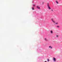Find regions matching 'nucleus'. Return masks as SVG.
Segmentation results:
<instances>
[{"label":"nucleus","mask_w":62,"mask_h":62,"mask_svg":"<svg viewBox=\"0 0 62 62\" xmlns=\"http://www.w3.org/2000/svg\"><path fill=\"white\" fill-rule=\"evenodd\" d=\"M47 61L48 62V61H49V59H47Z\"/></svg>","instance_id":"obj_11"},{"label":"nucleus","mask_w":62,"mask_h":62,"mask_svg":"<svg viewBox=\"0 0 62 62\" xmlns=\"http://www.w3.org/2000/svg\"><path fill=\"white\" fill-rule=\"evenodd\" d=\"M49 47L51 48V49H52V47L51 46H49Z\"/></svg>","instance_id":"obj_4"},{"label":"nucleus","mask_w":62,"mask_h":62,"mask_svg":"<svg viewBox=\"0 0 62 62\" xmlns=\"http://www.w3.org/2000/svg\"><path fill=\"white\" fill-rule=\"evenodd\" d=\"M57 27H58V28H59V26H57Z\"/></svg>","instance_id":"obj_10"},{"label":"nucleus","mask_w":62,"mask_h":62,"mask_svg":"<svg viewBox=\"0 0 62 62\" xmlns=\"http://www.w3.org/2000/svg\"><path fill=\"white\" fill-rule=\"evenodd\" d=\"M45 62H47L46 61H45Z\"/></svg>","instance_id":"obj_16"},{"label":"nucleus","mask_w":62,"mask_h":62,"mask_svg":"<svg viewBox=\"0 0 62 62\" xmlns=\"http://www.w3.org/2000/svg\"><path fill=\"white\" fill-rule=\"evenodd\" d=\"M53 59L54 61H56V59H55V58L53 57Z\"/></svg>","instance_id":"obj_1"},{"label":"nucleus","mask_w":62,"mask_h":62,"mask_svg":"<svg viewBox=\"0 0 62 62\" xmlns=\"http://www.w3.org/2000/svg\"><path fill=\"white\" fill-rule=\"evenodd\" d=\"M50 32L52 34V33H53V31H50Z\"/></svg>","instance_id":"obj_6"},{"label":"nucleus","mask_w":62,"mask_h":62,"mask_svg":"<svg viewBox=\"0 0 62 62\" xmlns=\"http://www.w3.org/2000/svg\"><path fill=\"white\" fill-rule=\"evenodd\" d=\"M33 7H35V5H33Z\"/></svg>","instance_id":"obj_12"},{"label":"nucleus","mask_w":62,"mask_h":62,"mask_svg":"<svg viewBox=\"0 0 62 62\" xmlns=\"http://www.w3.org/2000/svg\"><path fill=\"white\" fill-rule=\"evenodd\" d=\"M56 37H58V35H56Z\"/></svg>","instance_id":"obj_14"},{"label":"nucleus","mask_w":62,"mask_h":62,"mask_svg":"<svg viewBox=\"0 0 62 62\" xmlns=\"http://www.w3.org/2000/svg\"><path fill=\"white\" fill-rule=\"evenodd\" d=\"M47 6L48 8L49 9H51V8H50V7L49 6V5H48Z\"/></svg>","instance_id":"obj_2"},{"label":"nucleus","mask_w":62,"mask_h":62,"mask_svg":"<svg viewBox=\"0 0 62 62\" xmlns=\"http://www.w3.org/2000/svg\"><path fill=\"white\" fill-rule=\"evenodd\" d=\"M51 20H52V21L53 22H54V20H53V19H51Z\"/></svg>","instance_id":"obj_7"},{"label":"nucleus","mask_w":62,"mask_h":62,"mask_svg":"<svg viewBox=\"0 0 62 62\" xmlns=\"http://www.w3.org/2000/svg\"><path fill=\"white\" fill-rule=\"evenodd\" d=\"M37 8H38V9H39V8H39V6H38L37 7Z\"/></svg>","instance_id":"obj_3"},{"label":"nucleus","mask_w":62,"mask_h":62,"mask_svg":"<svg viewBox=\"0 0 62 62\" xmlns=\"http://www.w3.org/2000/svg\"><path fill=\"white\" fill-rule=\"evenodd\" d=\"M58 24V23H55L56 24Z\"/></svg>","instance_id":"obj_13"},{"label":"nucleus","mask_w":62,"mask_h":62,"mask_svg":"<svg viewBox=\"0 0 62 62\" xmlns=\"http://www.w3.org/2000/svg\"><path fill=\"white\" fill-rule=\"evenodd\" d=\"M32 9L34 10V8L33 7L32 8Z\"/></svg>","instance_id":"obj_8"},{"label":"nucleus","mask_w":62,"mask_h":62,"mask_svg":"<svg viewBox=\"0 0 62 62\" xmlns=\"http://www.w3.org/2000/svg\"><path fill=\"white\" fill-rule=\"evenodd\" d=\"M55 2L56 3H57V4H58V1H56Z\"/></svg>","instance_id":"obj_5"},{"label":"nucleus","mask_w":62,"mask_h":62,"mask_svg":"<svg viewBox=\"0 0 62 62\" xmlns=\"http://www.w3.org/2000/svg\"><path fill=\"white\" fill-rule=\"evenodd\" d=\"M52 11H53V10L52 9L51 10Z\"/></svg>","instance_id":"obj_15"},{"label":"nucleus","mask_w":62,"mask_h":62,"mask_svg":"<svg viewBox=\"0 0 62 62\" xmlns=\"http://www.w3.org/2000/svg\"><path fill=\"white\" fill-rule=\"evenodd\" d=\"M45 40H46V41L47 40V39H46V38H45Z\"/></svg>","instance_id":"obj_9"}]
</instances>
